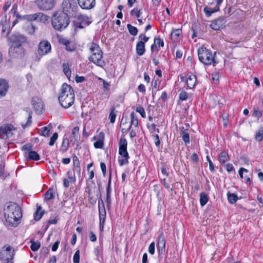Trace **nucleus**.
<instances>
[{"instance_id": "obj_32", "label": "nucleus", "mask_w": 263, "mask_h": 263, "mask_svg": "<svg viewBox=\"0 0 263 263\" xmlns=\"http://www.w3.org/2000/svg\"><path fill=\"white\" fill-rule=\"evenodd\" d=\"M99 220H105L106 212L104 205L99 207Z\"/></svg>"}, {"instance_id": "obj_60", "label": "nucleus", "mask_w": 263, "mask_h": 263, "mask_svg": "<svg viewBox=\"0 0 263 263\" xmlns=\"http://www.w3.org/2000/svg\"><path fill=\"white\" fill-rule=\"evenodd\" d=\"M148 252L152 255L155 253V243L154 242L149 245L148 247Z\"/></svg>"}, {"instance_id": "obj_42", "label": "nucleus", "mask_w": 263, "mask_h": 263, "mask_svg": "<svg viewBox=\"0 0 263 263\" xmlns=\"http://www.w3.org/2000/svg\"><path fill=\"white\" fill-rule=\"evenodd\" d=\"M30 242V248L34 252L37 251L41 247V244L39 242H35L34 240H31Z\"/></svg>"}, {"instance_id": "obj_31", "label": "nucleus", "mask_w": 263, "mask_h": 263, "mask_svg": "<svg viewBox=\"0 0 263 263\" xmlns=\"http://www.w3.org/2000/svg\"><path fill=\"white\" fill-rule=\"evenodd\" d=\"M219 159L221 163L224 164L226 162L229 160V156L227 152L226 151L221 152L219 155Z\"/></svg>"}, {"instance_id": "obj_6", "label": "nucleus", "mask_w": 263, "mask_h": 263, "mask_svg": "<svg viewBox=\"0 0 263 263\" xmlns=\"http://www.w3.org/2000/svg\"><path fill=\"white\" fill-rule=\"evenodd\" d=\"M127 142L126 139L122 136L119 142V154L121 156V159L119 158L118 162L120 166L128 163L129 156L127 150Z\"/></svg>"}, {"instance_id": "obj_37", "label": "nucleus", "mask_w": 263, "mask_h": 263, "mask_svg": "<svg viewBox=\"0 0 263 263\" xmlns=\"http://www.w3.org/2000/svg\"><path fill=\"white\" fill-rule=\"evenodd\" d=\"M63 72L65 76L67 77L68 79H69L71 76V70L69 68V65L68 63H63Z\"/></svg>"}, {"instance_id": "obj_48", "label": "nucleus", "mask_w": 263, "mask_h": 263, "mask_svg": "<svg viewBox=\"0 0 263 263\" xmlns=\"http://www.w3.org/2000/svg\"><path fill=\"white\" fill-rule=\"evenodd\" d=\"M73 263L80 262V250H77L75 252L73 257Z\"/></svg>"}, {"instance_id": "obj_4", "label": "nucleus", "mask_w": 263, "mask_h": 263, "mask_svg": "<svg viewBox=\"0 0 263 263\" xmlns=\"http://www.w3.org/2000/svg\"><path fill=\"white\" fill-rule=\"evenodd\" d=\"M89 48L91 55L88 58V60L98 66L104 67L106 63L102 59L103 51L99 45L92 42L89 45Z\"/></svg>"}, {"instance_id": "obj_35", "label": "nucleus", "mask_w": 263, "mask_h": 263, "mask_svg": "<svg viewBox=\"0 0 263 263\" xmlns=\"http://www.w3.org/2000/svg\"><path fill=\"white\" fill-rule=\"evenodd\" d=\"M209 199L208 194L205 193H201L200 194V203L202 206L206 204Z\"/></svg>"}, {"instance_id": "obj_24", "label": "nucleus", "mask_w": 263, "mask_h": 263, "mask_svg": "<svg viewBox=\"0 0 263 263\" xmlns=\"http://www.w3.org/2000/svg\"><path fill=\"white\" fill-rule=\"evenodd\" d=\"M136 51L137 55L141 56L145 52V45L143 42H138L136 45Z\"/></svg>"}, {"instance_id": "obj_15", "label": "nucleus", "mask_w": 263, "mask_h": 263, "mask_svg": "<svg viewBox=\"0 0 263 263\" xmlns=\"http://www.w3.org/2000/svg\"><path fill=\"white\" fill-rule=\"evenodd\" d=\"M26 38L21 34H14L11 37V41L12 43L11 46H22V44L25 43Z\"/></svg>"}, {"instance_id": "obj_61", "label": "nucleus", "mask_w": 263, "mask_h": 263, "mask_svg": "<svg viewBox=\"0 0 263 263\" xmlns=\"http://www.w3.org/2000/svg\"><path fill=\"white\" fill-rule=\"evenodd\" d=\"M154 137L155 144L157 147H159L160 145V140L159 139V137L158 135H155L154 136Z\"/></svg>"}, {"instance_id": "obj_58", "label": "nucleus", "mask_w": 263, "mask_h": 263, "mask_svg": "<svg viewBox=\"0 0 263 263\" xmlns=\"http://www.w3.org/2000/svg\"><path fill=\"white\" fill-rule=\"evenodd\" d=\"M206 158L209 163L210 170L212 172H214L215 170L214 166L211 160L210 159V157L209 156H206Z\"/></svg>"}, {"instance_id": "obj_51", "label": "nucleus", "mask_w": 263, "mask_h": 263, "mask_svg": "<svg viewBox=\"0 0 263 263\" xmlns=\"http://www.w3.org/2000/svg\"><path fill=\"white\" fill-rule=\"evenodd\" d=\"M49 132L50 130L46 126H45L42 129V134L41 135L47 137L49 136Z\"/></svg>"}, {"instance_id": "obj_16", "label": "nucleus", "mask_w": 263, "mask_h": 263, "mask_svg": "<svg viewBox=\"0 0 263 263\" xmlns=\"http://www.w3.org/2000/svg\"><path fill=\"white\" fill-rule=\"evenodd\" d=\"M79 6L83 9L90 10L96 6V0H77Z\"/></svg>"}, {"instance_id": "obj_40", "label": "nucleus", "mask_w": 263, "mask_h": 263, "mask_svg": "<svg viewBox=\"0 0 263 263\" xmlns=\"http://www.w3.org/2000/svg\"><path fill=\"white\" fill-rule=\"evenodd\" d=\"M23 18L29 21H35L38 18L37 13L25 15L23 16Z\"/></svg>"}, {"instance_id": "obj_9", "label": "nucleus", "mask_w": 263, "mask_h": 263, "mask_svg": "<svg viewBox=\"0 0 263 263\" xmlns=\"http://www.w3.org/2000/svg\"><path fill=\"white\" fill-rule=\"evenodd\" d=\"M91 23V21L88 16L81 14L78 16L77 20L74 22V24L77 28L82 29L88 26Z\"/></svg>"}, {"instance_id": "obj_53", "label": "nucleus", "mask_w": 263, "mask_h": 263, "mask_svg": "<svg viewBox=\"0 0 263 263\" xmlns=\"http://www.w3.org/2000/svg\"><path fill=\"white\" fill-rule=\"evenodd\" d=\"M49 252V250L47 247H43L41 250V254L46 257Z\"/></svg>"}, {"instance_id": "obj_28", "label": "nucleus", "mask_w": 263, "mask_h": 263, "mask_svg": "<svg viewBox=\"0 0 263 263\" xmlns=\"http://www.w3.org/2000/svg\"><path fill=\"white\" fill-rule=\"evenodd\" d=\"M1 25L2 26V32H4L7 30H8L10 28V23L9 22L7 21V16H5L3 18H2L1 22Z\"/></svg>"}, {"instance_id": "obj_2", "label": "nucleus", "mask_w": 263, "mask_h": 263, "mask_svg": "<svg viewBox=\"0 0 263 263\" xmlns=\"http://www.w3.org/2000/svg\"><path fill=\"white\" fill-rule=\"evenodd\" d=\"M59 101L61 106L65 108H69L74 103V94L70 85L66 83L62 85L59 96Z\"/></svg>"}, {"instance_id": "obj_27", "label": "nucleus", "mask_w": 263, "mask_h": 263, "mask_svg": "<svg viewBox=\"0 0 263 263\" xmlns=\"http://www.w3.org/2000/svg\"><path fill=\"white\" fill-rule=\"evenodd\" d=\"M26 157L30 160L37 161L40 160V157L39 155L35 151H30L28 153H25Z\"/></svg>"}, {"instance_id": "obj_52", "label": "nucleus", "mask_w": 263, "mask_h": 263, "mask_svg": "<svg viewBox=\"0 0 263 263\" xmlns=\"http://www.w3.org/2000/svg\"><path fill=\"white\" fill-rule=\"evenodd\" d=\"M159 83V80L157 79H154L152 81V85L153 87V89H155L156 91H157L159 90V86L158 83Z\"/></svg>"}, {"instance_id": "obj_14", "label": "nucleus", "mask_w": 263, "mask_h": 263, "mask_svg": "<svg viewBox=\"0 0 263 263\" xmlns=\"http://www.w3.org/2000/svg\"><path fill=\"white\" fill-rule=\"evenodd\" d=\"M37 5L40 10H48L54 6L53 0H38Z\"/></svg>"}, {"instance_id": "obj_18", "label": "nucleus", "mask_w": 263, "mask_h": 263, "mask_svg": "<svg viewBox=\"0 0 263 263\" xmlns=\"http://www.w3.org/2000/svg\"><path fill=\"white\" fill-rule=\"evenodd\" d=\"M165 242L164 236L162 233L160 234L158 238L157 244L159 254H163L164 253L165 250Z\"/></svg>"}, {"instance_id": "obj_11", "label": "nucleus", "mask_w": 263, "mask_h": 263, "mask_svg": "<svg viewBox=\"0 0 263 263\" xmlns=\"http://www.w3.org/2000/svg\"><path fill=\"white\" fill-rule=\"evenodd\" d=\"M31 102L32 105L36 114H42L44 108V105L42 100L38 97L34 96L32 97Z\"/></svg>"}, {"instance_id": "obj_7", "label": "nucleus", "mask_w": 263, "mask_h": 263, "mask_svg": "<svg viewBox=\"0 0 263 263\" xmlns=\"http://www.w3.org/2000/svg\"><path fill=\"white\" fill-rule=\"evenodd\" d=\"M14 250L10 246L7 247L6 249L1 252V259L3 263H12V260L14 255Z\"/></svg>"}, {"instance_id": "obj_8", "label": "nucleus", "mask_w": 263, "mask_h": 263, "mask_svg": "<svg viewBox=\"0 0 263 263\" xmlns=\"http://www.w3.org/2000/svg\"><path fill=\"white\" fill-rule=\"evenodd\" d=\"M15 128L11 124H7L0 127V138L4 139H7L13 135V131Z\"/></svg>"}, {"instance_id": "obj_55", "label": "nucleus", "mask_w": 263, "mask_h": 263, "mask_svg": "<svg viewBox=\"0 0 263 263\" xmlns=\"http://www.w3.org/2000/svg\"><path fill=\"white\" fill-rule=\"evenodd\" d=\"M139 39L141 40L140 42H143V43L145 45V43L147 42L149 37H147L144 34H140L139 36Z\"/></svg>"}, {"instance_id": "obj_45", "label": "nucleus", "mask_w": 263, "mask_h": 263, "mask_svg": "<svg viewBox=\"0 0 263 263\" xmlns=\"http://www.w3.org/2000/svg\"><path fill=\"white\" fill-rule=\"evenodd\" d=\"M115 108L114 107H112L109 115V119L110 123H114L115 122L116 118V114L115 113Z\"/></svg>"}, {"instance_id": "obj_34", "label": "nucleus", "mask_w": 263, "mask_h": 263, "mask_svg": "<svg viewBox=\"0 0 263 263\" xmlns=\"http://www.w3.org/2000/svg\"><path fill=\"white\" fill-rule=\"evenodd\" d=\"M182 30L180 29L173 30L171 33V37L172 40L176 41L178 39V37L181 34Z\"/></svg>"}, {"instance_id": "obj_25", "label": "nucleus", "mask_w": 263, "mask_h": 263, "mask_svg": "<svg viewBox=\"0 0 263 263\" xmlns=\"http://www.w3.org/2000/svg\"><path fill=\"white\" fill-rule=\"evenodd\" d=\"M79 138H80L79 127L78 126H76L72 130L70 141L71 142L73 141L75 142L78 141Z\"/></svg>"}, {"instance_id": "obj_59", "label": "nucleus", "mask_w": 263, "mask_h": 263, "mask_svg": "<svg viewBox=\"0 0 263 263\" xmlns=\"http://www.w3.org/2000/svg\"><path fill=\"white\" fill-rule=\"evenodd\" d=\"M32 146L30 144H26L22 147V149L27 151L28 153L30 151H32Z\"/></svg>"}, {"instance_id": "obj_13", "label": "nucleus", "mask_w": 263, "mask_h": 263, "mask_svg": "<svg viewBox=\"0 0 263 263\" xmlns=\"http://www.w3.org/2000/svg\"><path fill=\"white\" fill-rule=\"evenodd\" d=\"M24 52L22 46H11L9 49V55L12 58H21L24 55Z\"/></svg>"}, {"instance_id": "obj_23", "label": "nucleus", "mask_w": 263, "mask_h": 263, "mask_svg": "<svg viewBox=\"0 0 263 263\" xmlns=\"http://www.w3.org/2000/svg\"><path fill=\"white\" fill-rule=\"evenodd\" d=\"M111 173H110L108 181V184L107 186L106 187V202H111Z\"/></svg>"}, {"instance_id": "obj_20", "label": "nucleus", "mask_w": 263, "mask_h": 263, "mask_svg": "<svg viewBox=\"0 0 263 263\" xmlns=\"http://www.w3.org/2000/svg\"><path fill=\"white\" fill-rule=\"evenodd\" d=\"M60 42L66 46V49L68 51H73L76 49L74 45L71 44L70 42L66 39L63 38L60 39Z\"/></svg>"}, {"instance_id": "obj_44", "label": "nucleus", "mask_w": 263, "mask_h": 263, "mask_svg": "<svg viewBox=\"0 0 263 263\" xmlns=\"http://www.w3.org/2000/svg\"><path fill=\"white\" fill-rule=\"evenodd\" d=\"M262 115V111L259 109L258 107H254L253 108V111L252 116L256 117L257 119H259L261 117Z\"/></svg>"}, {"instance_id": "obj_21", "label": "nucleus", "mask_w": 263, "mask_h": 263, "mask_svg": "<svg viewBox=\"0 0 263 263\" xmlns=\"http://www.w3.org/2000/svg\"><path fill=\"white\" fill-rule=\"evenodd\" d=\"M180 134L183 140L186 144L190 143V136L187 129H185L184 127L180 128Z\"/></svg>"}, {"instance_id": "obj_38", "label": "nucleus", "mask_w": 263, "mask_h": 263, "mask_svg": "<svg viewBox=\"0 0 263 263\" xmlns=\"http://www.w3.org/2000/svg\"><path fill=\"white\" fill-rule=\"evenodd\" d=\"M228 200L231 204L235 203L238 199L237 196L234 193L229 192L227 194Z\"/></svg>"}, {"instance_id": "obj_22", "label": "nucleus", "mask_w": 263, "mask_h": 263, "mask_svg": "<svg viewBox=\"0 0 263 263\" xmlns=\"http://www.w3.org/2000/svg\"><path fill=\"white\" fill-rule=\"evenodd\" d=\"M196 76L194 74H191L188 77L186 80V83L187 87L190 89L193 88L195 86L196 83Z\"/></svg>"}, {"instance_id": "obj_30", "label": "nucleus", "mask_w": 263, "mask_h": 263, "mask_svg": "<svg viewBox=\"0 0 263 263\" xmlns=\"http://www.w3.org/2000/svg\"><path fill=\"white\" fill-rule=\"evenodd\" d=\"M219 10V6H215L213 8H210L208 7H205L203 9V11L205 14V15L207 17H210L212 13L217 12Z\"/></svg>"}, {"instance_id": "obj_49", "label": "nucleus", "mask_w": 263, "mask_h": 263, "mask_svg": "<svg viewBox=\"0 0 263 263\" xmlns=\"http://www.w3.org/2000/svg\"><path fill=\"white\" fill-rule=\"evenodd\" d=\"M136 111L139 112L143 118L146 117V115L144 108L141 106H138L136 108Z\"/></svg>"}, {"instance_id": "obj_43", "label": "nucleus", "mask_w": 263, "mask_h": 263, "mask_svg": "<svg viewBox=\"0 0 263 263\" xmlns=\"http://www.w3.org/2000/svg\"><path fill=\"white\" fill-rule=\"evenodd\" d=\"M69 139L67 138H64L63 142L61 145V149L64 151L66 152L69 146Z\"/></svg>"}, {"instance_id": "obj_63", "label": "nucleus", "mask_w": 263, "mask_h": 263, "mask_svg": "<svg viewBox=\"0 0 263 263\" xmlns=\"http://www.w3.org/2000/svg\"><path fill=\"white\" fill-rule=\"evenodd\" d=\"M136 11L135 15L137 18H139L140 16V15L141 14V12L140 10H137L136 9H134L130 11V14L133 15L134 12Z\"/></svg>"}, {"instance_id": "obj_57", "label": "nucleus", "mask_w": 263, "mask_h": 263, "mask_svg": "<svg viewBox=\"0 0 263 263\" xmlns=\"http://www.w3.org/2000/svg\"><path fill=\"white\" fill-rule=\"evenodd\" d=\"M187 98V94L184 91H182L179 94V99L181 101L186 100Z\"/></svg>"}, {"instance_id": "obj_26", "label": "nucleus", "mask_w": 263, "mask_h": 263, "mask_svg": "<svg viewBox=\"0 0 263 263\" xmlns=\"http://www.w3.org/2000/svg\"><path fill=\"white\" fill-rule=\"evenodd\" d=\"M157 46H158V48H157L158 51L159 50V47L160 46H164V42L162 40L160 39L159 37H155L154 39V43L152 44L151 46V51L152 52L154 50V48H156L157 47Z\"/></svg>"}, {"instance_id": "obj_56", "label": "nucleus", "mask_w": 263, "mask_h": 263, "mask_svg": "<svg viewBox=\"0 0 263 263\" xmlns=\"http://www.w3.org/2000/svg\"><path fill=\"white\" fill-rule=\"evenodd\" d=\"M17 5H14L13 6L11 11H14V14L16 16V17L18 18H23V17H22L19 13L17 12Z\"/></svg>"}, {"instance_id": "obj_36", "label": "nucleus", "mask_w": 263, "mask_h": 263, "mask_svg": "<svg viewBox=\"0 0 263 263\" xmlns=\"http://www.w3.org/2000/svg\"><path fill=\"white\" fill-rule=\"evenodd\" d=\"M255 139L257 141L260 142L263 140V126H260L256 132Z\"/></svg>"}, {"instance_id": "obj_39", "label": "nucleus", "mask_w": 263, "mask_h": 263, "mask_svg": "<svg viewBox=\"0 0 263 263\" xmlns=\"http://www.w3.org/2000/svg\"><path fill=\"white\" fill-rule=\"evenodd\" d=\"M45 198L47 200L52 199L54 197V191L52 188H50L45 194Z\"/></svg>"}, {"instance_id": "obj_54", "label": "nucleus", "mask_w": 263, "mask_h": 263, "mask_svg": "<svg viewBox=\"0 0 263 263\" xmlns=\"http://www.w3.org/2000/svg\"><path fill=\"white\" fill-rule=\"evenodd\" d=\"M104 138H105V135H104V134L103 133V132H100L97 137H96L95 136L93 139L94 140H101L102 141H103L104 142Z\"/></svg>"}, {"instance_id": "obj_3", "label": "nucleus", "mask_w": 263, "mask_h": 263, "mask_svg": "<svg viewBox=\"0 0 263 263\" xmlns=\"http://www.w3.org/2000/svg\"><path fill=\"white\" fill-rule=\"evenodd\" d=\"M70 23L67 13L59 11L54 13L51 18L53 28L59 31L65 29Z\"/></svg>"}, {"instance_id": "obj_17", "label": "nucleus", "mask_w": 263, "mask_h": 263, "mask_svg": "<svg viewBox=\"0 0 263 263\" xmlns=\"http://www.w3.org/2000/svg\"><path fill=\"white\" fill-rule=\"evenodd\" d=\"M9 84L5 79H0V98L4 97L9 89Z\"/></svg>"}, {"instance_id": "obj_62", "label": "nucleus", "mask_w": 263, "mask_h": 263, "mask_svg": "<svg viewBox=\"0 0 263 263\" xmlns=\"http://www.w3.org/2000/svg\"><path fill=\"white\" fill-rule=\"evenodd\" d=\"M85 80V78L83 76H76L75 78V81L77 83H82Z\"/></svg>"}, {"instance_id": "obj_29", "label": "nucleus", "mask_w": 263, "mask_h": 263, "mask_svg": "<svg viewBox=\"0 0 263 263\" xmlns=\"http://www.w3.org/2000/svg\"><path fill=\"white\" fill-rule=\"evenodd\" d=\"M130 125L128 128L127 130H130L132 125H134L135 127H137L138 125V120L137 117L136 116L134 112H132L130 114Z\"/></svg>"}, {"instance_id": "obj_10", "label": "nucleus", "mask_w": 263, "mask_h": 263, "mask_svg": "<svg viewBox=\"0 0 263 263\" xmlns=\"http://www.w3.org/2000/svg\"><path fill=\"white\" fill-rule=\"evenodd\" d=\"M51 49L50 43L46 40L40 42L38 46L37 53L41 56H43L49 53Z\"/></svg>"}, {"instance_id": "obj_47", "label": "nucleus", "mask_w": 263, "mask_h": 263, "mask_svg": "<svg viewBox=\"0 0 263 263\" xmlns=\"http://www.w3.org/2000/svg\"><path fill=\"white\" fill-rule=\"evenodd\" d=\"M58 137V134L57 133H54L50 139L49 145L50 146L53 145L55 141L57 140Z\"/></svg>"}, {"instance_id": "obj_33", "label": "nucleus", "mask_w": 263, "mask_h": 263, "mask_svg": "<svg viewBox=\"0 0 263 263\" xmlns=\"http://www.w3.org/2000/svg\"><path fill=\"white\" fill-rule=\"evenodd\" d=\"M41 210V206L37 205L36 210L34 214V219L36 221L40 220L44 213V211L40 212Z\"/></svg>"}, {"instance_id": "obj_5", "label": "nucleus", "mask_w": 263, "mask_h": 263, "mask_svg": "<svg viewBox=\"0 0 263 263\" xmlns=\"http://www.w3.org/2000/svg\"><path fill=\"white\" fill-rule=\"evenodd\" d=\"M215 54L216 52H215L214 54H213L212 52L210 50L204 47L199 48L198 50L199 61L206 65H210L212 63L215 65L218 63L214 58Z\"/></svg>"}, {"instance_id": "obj_19", "label": "nucleus", "mask_w": 263, "mask_h": 263, "mask_svg": "<svg viewBox=\"0 0 263 263\" xmlns=\"http://www.w3.org/2000/svg\"><path fill=\"white\" fill-rule=\"evenodd\" d=\"M72 4H74V0H64L62 4L63 12L66 13H70Z\"/></svg>"}, {"instance_id": "obj_41", "label": "nucleus", "mask_w": 263, "mask_h": 263, "mask_svg": "<svg viewBox=\"0 0 263 263\" xmlns=\"http://www.w3.org/2000/svg\"><path fill=\"white\" fill-rule=\"evenodd\" d=\"M127 28L130 34L135 36L137 34L138 30V29L130 24L127 25Z\"/></svg>"}, {"instance_id": "obj_50", "label": "nucleus", "mask_w": 263, "mask_h": 263, "mask_svg": "<svg viewBox=\"0 0 263 263\" xmlns=\"http://www.w3.org/2000/svg\"><path fill=\"white\" fill-rule=\"evenodd\" d=\"M93 145L96 148H102L104 146V142L97 140V141L94 143Z\"/></svg>"}, {"instance_id": "obj_46", "label": "nucleus", "mask_w": 263, "mask_h": 263, "mask_svg": "<svg viewBox=\"0 0 263 263\" xmlns=\"http://www.w3.org/2000/svg\"><path fill=\"white\" fill-rule=\"evenodd\" d=\"M38 18L40 20V22L42 23H46V21L48 20V16L47 15H45L42 13H37Z\"/></svg>"}, {"instance_id": "obj_1", "label": "nucleus", "mask_w": 263, "mask_h": 263, "mask_svg": "<svg viewBox=\"0 0 263 263\" xmlns=\"http://www.w3.org/2000/svg\"><path fill=\"white\" fill-rule=\"evenodd\" d=\"M22 216L21 209L16 203L10 202L5 209V217L9 225L16 227Z\"/></svg>"}, {"instance_id": "obj_12", "label": "nucleus", "mask_w": 263, "mask_h": 263, "mask_svg": "<svg viewBox=\"0 0 263 263\" xmlns=\"http://www.w3.org/2000/svg\"><path fill=\"white\" fill-rule=\"evenodd\" d=\"M226 22L225 17L220 16L212 21L210 27L214 30H219L225 27Z\"/></svg>"}, {"instance_id": "obj_64", "label": "nucleus", "mask_w": 263, "mask_h": 263, "mask_svg": "<svg viewBox=\"0 0 263 263\" xmlns=\"http://www.w3.org/2000/svg\"><path fill=\"white\" fill-rule=\"evenodd\" d=\"M100 166H101V170L102 171L103 176H105V175H106V165H105V164L104 162H101Z\"/></svg>"}]
</instances>
